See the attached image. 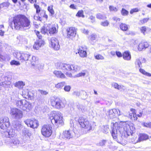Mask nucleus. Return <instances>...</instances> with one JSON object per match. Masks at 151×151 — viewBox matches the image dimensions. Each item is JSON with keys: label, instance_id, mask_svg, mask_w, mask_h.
<instances>
[{"label": "nucleus", "instance_id": "38", "mask_svg": "<svg viewBox=\"0 0 151 151\" xmlns=\"http://www.w3.org/2000/svg\"><path fill=\"white\" fill-rule=\"evenodd\" d=\"M22 96L24 98L26 99L29 98L30 96L27 90H24L22 91Z\"/></svg>", "mask_w": 151, "mask_h": 151}, {"label": "nucleus", "instance_id": "6", "mask_svg": "<svg viewBox=\"0 0 151 151\" xmlns=\"http://www.w3.org/2000/svg\"><path fill=\"white\" fill-rule=\"evenodd\" d=\"M58 27L57 24H54L51 25L50 24H45L43 28H42L41 32L43 34L47 33L48 31L50 34L52 35L55 34L58 32Z\"/></svg>", "mask_w": 151, "mask_h": 151}, {"label": "nucleus", "instance_id": "60", "mask_svg": "<svg viewBox=\"0 0 151 151\" xmlns=\"http://www.w3.org/2000/svg\"><path fill=\"white\" fill-rule=\"evenodd\" d=\"M35 66L39 70L42 69L43 68V65L40 64H36Z\"/></svg>", "mask_w": 151, "mask_h": 151}, {"label": "nucleus", "instance_id": "10", "mask_svg": "<svg viewBox=\"0 0 151 151\" xmlns=\"http://www.w3.org/2000/svg\"><path fill=\"white\" fill-rule=\"evenodd\" d=\"M120 115L121 114L120 112L119 109H113L109 110L107 111L106 113V115L109 118L112 119L115 116V114Z\"/></svg>", "mask_w": 151, "mask_h": 151}, {"label": "nucleus", "instance_id": "18", "mask_svg": "<svg viewBox=\"0 0 151 151\" xmlns=\"http://www.w3.org/2000/svg\"><path fill=\"white\" fill-rule=\"evenodd\" d=\"M44 44V42L42 40H37L35 42L33 45V47L35 49L37 50L42 46H43Z\"/></svg>", "mask_w": 151, "mask_h": 151}, {"label": "nucleus", "instance_id": "45", "mask_svg": "<svg viewBox=\"0 0 151 151\" xmlns=\"http://www.w3.org/2000/svg\"><path fill=\"white\" fill-rule=\"evenodd\" d=\"M47 9L51 16L53 15L54 14L55 12L53 9V6L52 5H51L49 6L48 7Z\"/></svg>", "mask_w": 151, "mask_h": 151}, {"label": "nucleus", "instance_id": "52", "mask_svg": "<svg viewBox=\"0 0 151 151\" xmlns=\"http://www.w3.org/2000/svg\"><path fill=\"white\" fill-rule=\"evenodd\" d=\"M9 126H6V123H0V127L2 129H4L8 127Z\"/></svg>", "mask_w": 151, "mask_h": 151}, {"label": "nucleus", "instance_id": "49", "mask_svg": "<svg viewBox=\"0 0 151 151\" xmlns=\"http://www.w3.org/2000/svg\"><path fill=\"white\" fill-rule=\"evenodd\" d=\"M96 37L97 36L96 34H92L89 36V40L93 41L96 39Z\"/></svg>", "mask_w": 151, "mask_h": 151}, {"label": "nucleus", "instance_id": "15", "mask_svg": "<svg viewBox=\"0 0 151 151\" xmlns=\"http://www.w3.org/2000/svg\"><path fill=\"white\" fill-rule=\"evenodd\" d=\"M73 132L71 130H65L61 134V137L64 139H70L73 136Z\"/></svg>", "mask_w": 151, "mask_h": 151}, {"label": "nucleus", "instance_id": "21", "mask_svg": "<svg viewBox=\"0 0 151 151\" xmlns=\"http://www.w3.org/2000/svg\"><path fill=\"white\" fill-rule=\"evenodd\" d=\"M149 46V44L147 42H141L139 44L138 49L139 51H141L147 48Z\"/></svg>", "mask_w": 151, "mask_h": 151}, {"label": "nucleus", "instance_id": "2", "mask_svg": "<svg viewBox=\"0 0 151 151\" xmlns=\"http://www.w3.org/2000/svg\"><path fill=\"white\" fill-rule=\"evenodd\" d=\"M12 22L16 29H28L31 26L30 20L24 15H18L14 17Z\"/></svg>", "mask_w": 151, "mask_h": 151}, {"label": "nucleus", "instance_id": "50", "mask_svg": "<svg viewBox=\"0 0 151 151\" xmlns=\"http://www.w3.org/2000/svg\"><path fill=\"white\" fill-rule=\"evenodd\" d=\"M121 12V14L123 16H127L129 13V12L124 8L122 9Z\"/></svg>", "mask_w": 151, "mask_h": 151}, {"label": "nucleus", "instance_id": "14", "mask_svg": "<svg viewBox=\"0 0 151 151\" xmlns=\"http://www.w3.org/2000/svg\"><path fill=\"white\" fill-rule=\"evenodd\" d=\"M16 135L15 130L13 129H10L9 130H8L4 132L2 136L3 137L10 138L14 137Z\"/></svg>", "mask_w": 151, "mask_h": 151}, {"label": "nucleus", "instance_id": "4", "mask_svg": "<svg viewBox=\"0 0 151 151\" xmlns=\"http://www.w3.org/2000/svg\"><path fill=\"white\" fill-rule=\"evenodd\" d=\"M60 69L63 70L64 72H66V75L69 77L72 76V74L70 73H68L67 71L71 70L75 71L79 70L80 69V67L76 65H70L68 64L61 63L60 65Z\"/></svg>", "mask_w": 151, "mask_h": 151}, {"label": "nucleus", "instance_id": "16", "mask_svg": "<svg viewBox=\"0 0 151 151\" xmlns=\"http://www.w3.org/2000/svg\"><path fill=\"white\" fill-rule=\"evenodd\" d=\"M34 6L35 8L36 9V13L37 15L36 16V15L33 14L31 15V17H32L34 19L36 20H40V18L38 15V14L41 11V8L39 5L37 4H34Z\"/></svg>", "mask_w": 151, "mask_h": 151}, {"label": "nucleus", "instance_id": "35", "mask_svg": "<svg viewBox=\"0 0 151 151\" xmlns=\"http://www.w3.org/2000/svg\"><path fill=\"white\" fill-rule=\"evenodd\" d=\"M97 19H105L106 18V15L104 14L98 13L96 15Z\"/></svg>", "mask_w": 151, "mask_h": 151}, {"label": "nucleus", "instance_id": "9", "mask_svg": "<svg viewBox=\"0 0 151 151\" xmlns=\"http://www.w3.org/2000/svg\"><path fill=\"white\" fill-rule=\"evenodd\" d=\"M11 114L17 119H20L23 116L22 111L16 108H14L11 109Z\"/></svg>", "mask_w": 151, "mask_h": 151}, {"label": "nucleus", "instance_id": "44", "mask_svg": "<svg viewBox=\"0 0 151 151\" xmlns=\"http://www.w3.org/2000/svg\"><path fill=\"white\" fill-rule=\"evenodd\" d=\"M106 142V141L105 140H102L100 141L97 144V145L99 146H104Z\"/></svg>", "mask_w": 151, "mask_h": 151}, {"label": "nucleus", "instance_id": "40", "mask_svg": "<svg viewBox=\"0 0 151 151\" xmlns=\"http://www.w3.org/2000/svg\"><path fill=\"white\" fill-rule=\"evenodd\" d=\"M13 55L17 59L21 60L22 53L19 52H15L13 53Z\"/></svg>", "mask_w": 151, "mask_h": 151}, {"label": "nucleus", "instance_id": "61", "mask_svg": "<svg viewBox=\"0 0 151 151\" xmlns=\"http://www.w3.org/2000/svg\"><path fill=\"white\" fill-rule=\"evenodd\" d=\"M88 19L91 20V22L93 23L95 21V17L93 16H90Z\"/></svg>", "mask_w": 151, "mask_h": 151}, {"label": "nucleus", "instance_id": "23", "mask_svg": "<svg viewBox=\"0 0 151 151\" xmlns=\"http://www.w3.org/2000/svg\"><path fill=\"white\" fill-rule=\"evenodd\" d=\"M24 102L25 103L24 104V106L22 107V109L23 110H25L27 111H29L32 109L31 104L26 100H25V102Z\"/></svg>", "mask_w": 151, "mask_h": 151}, {"label": "nucleus", "instance_id": "13", "mask_svg": "<svg viewBox=\"0 0 151 151\" xmlns=\"http://www.w3.org/2000/svg\"><path fill=\"white\" fill-rule=\"evenodd\" d=\"M50 44L52 47L55 50H58L60 48L59 41L58 39L55 37H52L50 39Z\"/></svg>", "mask_w": 151, "mask_h": 151}, {"label": "nucleus", "instance_id": "20", "mask_svg": "<svg viewBox=\"0 0 151 151\" xmlns=\"http://www.w3.org/2000/svg\"><path fill=\"white\" fill-rule=\"evenodd\" d=\"M13 125L14 128L18 131H20L23 127L21 122L19 121H14L13 123Z\"/></svg>", "mask_w": 151, "mask_h": 151}, {"label": "nucleus", "instance_id": "56", "mask_svg": "<svg viewBox=\"0 0 151 151\" xmlns=\"http://www.w3.org/2000/svg\"><path fill=\"white\" fill-rule=\"evenodd\" d=\"M10 64L11 65H20L19 62L18 61L13 60L11 61L10 62Z\"/></svg>", "mask_w": 151, "mask_h": 151}, {"label": "nucleus", "instance_id": "36", "mask_svg": "<svg viewBox=\"0 0 151 151\" xmlns=\"http://www.w3.org/2000/svg\"><path fill=\"white\" fill-rule=\"evenodd\" d=\"M94 57L95 59L97 60H104V57L101 54L94 53Z\"/></svg>", "mask_w": 151, "mask_h": 151}, {"label": "nucleus", "instance_id": "8", "mask_svg": "<svg viewBox=\"0 0 151 151\" xmlns=\"http://www.w3.org/2000/svg\"><path fill=\"white\" fill-rule=\"evenodd\" d=\"M42 134L46 137H49L52 133V128L50 125H45L42 126L41 129Z\"/></svg>", "mask_w": 151, "mask_h": 151}, {"label": "nucleus", "instance_id": "63", "mask_svg": "<svg viewBox=\"0 0 151 151\" xmlns=\"http://www.w3.org/2000/svg\"><path fill=\"white\" fill-rule=\"evenodd\" d=\"M39 91L40 92V93L43 95H46L48 93L46 91L42 90H39Z\"/></svg>", "mask_w": 151, "mask_h": 151}, {"label": "nucleus", "instance_id": "51", "mask_svg": "<svg viewBox=\"0 0 151 151\" xmlns=\"http://www.w3.org/2000/svg\"><path fill=\"white\" fill-rule=\"evenodd\" d=\"M101 24L104 27L107 26L109 24V22L107 20H106L104 22H101Z\"/></svg>", "mask_w": 151, "mask_h": 151}, {"label": "nucleus", "instance_id": "11", "mask_svg": "<svg viewBox=\"0 0 151 151\" xmlns=\"http://www.w3.org/2000/svg\"><path fill=\"white\" fill-rule=\"evenodd\" d=\"M31 134L29 131L24 129L22 131V139L25 142H28L30 141V137Z\"/></svg>", "mask_w": 151, "mask_h": 151}, {"label": "nucleus", "instance_id": "3", "mask_svg": "<svg viewBox=\"0 0 151 151\" xmlns=\"http://www.w3.org/2000/svg\"><path fill=\"white\" fill-rule=\"evenodd\" d=\"M49 118L52 124L58 127L63 124L62 114L59 111L52 112L50 114Z\"/></svg>", "mask_w": 151, "mask_h": 151}, {"label": "nucleus", "instance_id": "34", "mask_svg": "<svg viewBox=\"0 0 151 151\" xmlns=\"http://www.w3.org/2000/svg\"><path fill=\"white\" fill-rule=\"evenodd\" d=\"M25 100L17 101L16 102V104L17 106L21 109H22V104L25 103Z\"/></svg>", "mask_w": 151, "mask_h": 151}, {"label": "nucleus", "instance_id": "58", "mask_svg": "<svg viewBox=\"0 0 151 151\" xmlns=\"http://www.w3.org/2000/svg\"><path fill=\"white\" fill-rule=\"evenodd\" d=\"M71 89V87L70 86H66L64 88V90L67 92H69Z\"/></svg>", "mask_w": 151, "mask_h": 151}, {"label": "nucleus", "instance_id": "37", "mask_svg": "<svg viewBox=\"0 0 151 151\" xmlns=\"http://www.w3.org/2000/svg\"><path fill=\"white\" fill-rule=\"evenodd\" d=\"M12 79V76L11 75H8L7 76H6L4 77V80L6 82V84L7 85H9L10 83L11 80Z\"/></svg>", "mask_w": 151, "mask_h": 151}, {"label": "nucleus", "instance_id": "7", "mask_svg": "<svg viewBox=\"0 0 151 151\" xmlns=\"http://www.w3.org/2000/svg\"><path fill=\"white\" fill-rule=\"evenodd\" d=\"M78 121L82 128L86 129L87 131L90 130L91 129V123L86 118L83 117H80L78 119Z\"/></svg>", "mask_w": 151, "mask_h": 151}, {"label": "nucleus", "instance_id": "57", "mask_svg": "<svg viewBox=\"0 0 151 151\" xmlns=\"http://www.w3.org/2000/svg\"><path fill=\"white\" fill-rule=\"evenodd\" d=\"M147 30V28L146 27L144 26L140 28L141 32L144 35H145V32Z\"/></svg>", "mask_w": 151, "mask_h": 151}, {"label": "nucleus", "instance_id": "19", "mask_svg": "<svg viewBox=\"0 0 151 151\" xmlns=\"http://www.w3.org/2000/svg\"><path fill=\"white\" fill-rule=\"evenodd\" d=\"M78 53L81 57L84 58L87 56L86 48L85 46L81 47L79 48Z\"/></svg>", "mask_w": 151, "mask_h": 151}, {"label": "nucleus", "instance_id": "55", "mask_svg": "<svg viewBox=\"0 0 151 151\" xmlns=\"http://www.w3.org/2000/svg\"><path fill=\"white\" fill-rule=\"evenodd\" d=\"M142 125L144 127L151 128V122L150 123H143Z\"/></svg>", "mask_w": 151, "mask_h": 151}, {"label": "nucleus", "instance_id": "26", "mask_svg": "<svg viewBox=\"0 0 151 151\" xmlns=\"http://www.w3.org/2000/svg\"><path fill=\"white\" fill-rule=\"evenodd\" d=\"M123 58L125 60L129 61L131 60V57L130 52L128 51L125 52L122 55Z\"/></svg>", "mask_w": 151, "mask_h": 151}, {"label": "nucleus", "instance_id": "12", "mask_svg": "<svg viewBox=\"0 0 151 151\" xmlns=\"http://www.w3.org/2000/svg\"><path fill=\"white\" fill-rule=\"evenodd\" d=\"M76 30L74 27H70L66 29L67 37L68 38L72 39L74 37L76 34Z\"/></svg>", "mask_w": 151, "mask_h": 151}, {"label": "nucleus", "instance_id": "39", "mask_svg": "<svg viewBox=\"0 0 151 151\" xmlns=\"http://www.w3.org/2000/svg\"><path fill=\"white\" fill-rule=\"evenodd\" d=\"M120 29L123 31H126L128 29V27L125 24L122 23L120 25Z\"/></svg>", "mask_w": 151, "mask_h": 151}, {"label": "nucleus", "instance_id": "32", "mask_svg": "<svg viewBox=\"0 0 151 151\" xmlns=\"http://www.w3.org/2000/svg\"><path fill=\"white\" fill-rule=\"evenodd\" d=\"M34 119H33L32 120L28 119L25 121L24 122L28 127H30L31 128H32V124L34 121Z\"/></svg>", "mask_w": 151, "mask_h": 151}, {"label": "nucleus", "instance_id": "43", "mask_svg": "<svg viewBox=\"0 0 151 151\" xmlns=\"http://www.w3.org/2000/svg\"><path fill=\"white\" fill-rule=\"evenodd\" d=\"M139 72L143 74V75H145V76H149V77H150L151 76V74L150 73H149L146 72L145 70H144V69H142V68H140L139 70Z\"/></svg>", "mask_w": 151, "mask_h": 151}, {"label": "nucleus", "instance_id": "29", "mask_svg": "<svg viewBox=\"0 0 151 151\" xmlns=\"http://www.w3.org/2000/svg\"><path fill=\"white\" fill-rule=\"evenodd\" d=\"M24 85V83L22 81H19L14 84V86L19 88H22Z\"/></svg>", "mask_w": 151, "mask_h": 151}, {"label": "nucleus", "instance_id": "1", "mask_svg": "<svg viewBox=\"0 0 151 151\" xmlns=\"http://www.w3.org/2000/svg\"><path fill=\"white\" fill-rule=\"evenodd\" d=\"M132 130L131 127L126 122H122L119 124L115 123L112 128L111 132V135L113 138L116 139L117 142L122 145L124 144L123 142V134L126 133L129 135L131 133Z\"/></svg>", "mask_w": 151, "mask_h": 151}, {"label": "nucleus", "instance_id": "27", "mask_svg": "<svg viewBox=\"0 0 151 151\" xmlns=\"http://www.w3.org/2000/svg\"><path fill=\"white\" fill-rule=\"evenodd\" d=\"M0 123H6V126H9L10 123L9 118L7 117H4L1 118L0 119Z\"/></svg>", "mask_w": 151, "mask_h": 151}, {"label": "nucleus", "instance_id": "64", "mask_svg": "<svg viewBox=\"0 0 151 151\" xmlns=\"http://www.w3.org/2000/svg\"><path fill=\"white\" fill-rule=\"evenodd\" d=\"M116 54L117 56L118 57H121L122 56V53L119 51H116Z\"/></svg>", "mask_w": 151, "mask_h": 151}, {"label": "nucleus", "instance_id": "17", "mask_svg": "<svg viewBox=\"0 0 151 151\" xmlns=\"http://www.w3.org/2000/svg\"><path fill=\"white\" fill-rule=\"evenodd\" d=\"M8 143L12 146H18L20 145V141L17 138H13L8 141Z\"/></svg>", "mask_w": 151, "mask_h": 151}, {"label": "nucleus", "instance_id": "48", "mask_svg": "<svg viewBox=\"0 0 151 151\" xmlns=\"http://www.w3.org/2000/svg\"><path fill=\"white\" fill-rule=\"evenodd\" d=\"M33 128H37L39 125V124L37 120L34 119V121L33 123Z\"/></svg>", "mask_w": 151, "mask_h": 151}, {"label": "nucleus", "instance_id": "22", "mask_svg": "<svg viewBox=\"0 0 151 151\" xmlns=\"http://www.w3.org/2000/svg\"><path fill=\"white\" fill-rule=\"evenodd\" d=\"M149 46V44L147 42H141L139 44L138 49L139 51H141L147 48Z\"/></svg>", "mask_w": 151, "mask_h": 151}, {"label": "nucleus", "instance_id": "25", "mask_svg": "<svg viewBox=\"0 0 151 151\" xmlns=\"http://www.w3.org/2000/svg\"><path fill=\"white\" fill-rule=\"evenodd\" d=\"M30 55L29 53L27 52L22 53V56L21 60L23 62V61H26L29 60L30 57Z\"/></svg>", "mask_w": 151, "mask_h": 151}, {"label": "nucleus", "instance_id": "62", "mask_svg": "<svg viewBox=\"0 0 151 151\" xmlns=\"http://www.w3.org/2000/svg\"><path fill=\"white\" fill-rule=\"evenodd\" d=\"M36 33L37 36V37H38L39 39V40H41V39L42 38V36L40 34V32H39L37 31L36 32Z\"/></svg>", "mask_w": 151, "mask_h": 151}, {"label": "nucleus", "instance_id": "42", "mask_svg": "<svg viewBox=\"0 0 151 151\" xmlns=\"http://www.w3.org/2000/svg\"><path fill=\"white\" fill-rule=\"evenodd\" d=\"M65 84V82H62L55 85V87L58 89H61Z\"/></svg>", "mask_w": 151, "mask_h": 151}, {"label": "nucleus", "instance_id": "33", "mask_svg": "<svg viewBox=\"0 0 151 151\" xmlns=\"http://www.w3.org/2000/svg\"><path fill=\"white\" fill-rule=\"evenodd\" d=\"M113 86L115 88L118 89L119 90H122V89H125V87L123 86H119L116 83H113L112 84Z\"/></svg>", "mask_w": 151, "mask_h": 151}, {"label": "nucleus", "instance_id": "53", "mask_svg": "<svg viewBox=\"0 0 151 151\" xmlns=\"http://www.w3.org/2000/svg\"><path fill=\"white\" fill-rule=\"evenodd\" d=\"M109 10L110 11L117 12L118 11L117 8L112 6H109Z\"/></svg>", "mask_w": 151, "mask_h": 151}, {"label": "nucleus", "instance_id": "24", "mask_svg": "<svg viewBox=\"0 0 151 151\" xmlns=\"http://www.w3.org/2000/svg\"><path fill=\"white\" fill-rule=\"evenodd\" d=\"M53 73L58 78L62 79L65 78V75L60 71L55 70L54 71Z\"/></svg>", "mask_w": 151, "mask_h": 151}, {"label": "nucleus", "instance_id": "54", "mask_svg": "<svg viewBox=\"0 0 151 151\" xmlns=\"http://www.w3.org/2000/svg\"><path fill=\"white\" fill-rule=\"evenodd\" d=\"M109 128L108 126H104L103 127V129L102 131L104 133H108L109 132Z\"/></svg>", "mask_w": 151, "mask_h": 151}, {"label": "nucleus", "instance_id": "41", "mask_svg": "<svg viewBox=\"0 0 151 151\" xmlns=\"http://www.w3.org/2000/svg\"><path fill=\"white\" fill-rule=\"evenodd\" d=\"M136 67L137 68H139L142 67V63L138 59H137L135 62Z\"/></svg>", "mask_w": 151, "mask_h": 151}, {"label": "nucleus", "instance_id": "46", "mask_svg": "<svg viewBox=\"0 0 151 151\" xmlns=\"http://www.w3.org/2000/svg\"><path fill=\"white\" fill-rule=\"evenodd\" d=\"M76 16L78 17H81L84 18L85 16L83 14V11L82 10L79 11L76 14Z\"/></svg>", "mask_w": 151, "mask_h": 151}, {"label": "nucleus", "instance_id": "5", "mask_svg": "<svg viewBox=\"0 0 151 151\" xmlns=\"http://www.w3.org/2000/svg\"><path fill=\"white\" fill-rule=\"evenodd\" d=\"M51 105L54 108L58 109H62L64 108L66 104L65 100L59 98H53L50 100Z\"/></svg>", "mask_w": 151, "mask_h": 151}, {"label": "nucleus", "instance_id": "47", "mask_svg": "<svg viewBox=\"0 0 151 151\" xmlns=\"http://www.w3.org/2000/svg\"><path fill=\"white\" fill-rule=\"evenodd\" d=\"M10 5L9 3V2H4L0 4V8H2L5 7H8Z\"/></svg>", "mask_w": 151, "mask_h": 151}, {"label": "nucleus", "instance_id": "30", "mask_svg": "<svg viewBox=\"0 0 151 151\" xmlns=\"http://www.w3.org/2000/svg\"><path fill=\"white\" fill-rule=\"evenodd\" d=\"M38 60V58L37 57L35 56H32L30 60L32 65L33 66H35Z\"/></svg>", "mask_w": 151, "mask_h": 151}, {"label": "nucleus", "instance_id": "59", "mask_svg": "<svg viewBox=\"0 0 151 151\" xmlns=\"http://www.w3.org/2000/svg\"><path fill=\"white\" fill-rule=\"evenodd\" d=\"M139 11V9L138 8H137L132 9L130 11V12L131 14H132L134 12H138Z\"/></svg>", "mask_w": 151, "mask_h": 151}, {"label": "nucleus", "instance_id": "31", "mask_svg": "<svg viewBox=\"0 0 151 151\" xmlns=\"http://www.w3.org/2000/svg\"><path fill=\"white\" fill-rule=\"evenodd\" d=\"M76 107L79 111H81L83 112H85L86 110L85 106L79 104L77 105Z\"/></svg>", "mask_w": 151, "mask_h": 151}, {"label": "nucleus", "instance_id": "28", "mask_svg": "<svg viewBox=\"0 0 151 151\" xmlns=\"http://www.w3.org/2000/svg\"><path fill=\"white\" fill-rule=\"evenodd\" d=\"M149 137L147 134L144 133H141L139 134V141L140 142L145 140L147 139Z\"/></svg>", "mask_w": 151, "mask_h": 151}]
</instances>
